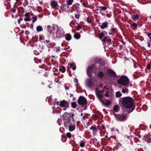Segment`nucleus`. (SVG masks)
I'll list each match as a JSON object with an SVG mask.
<instances>
[{
  "label": "nucleus",
  "instance_id": "5",
  "mask_svg": "<svg viewBox=\"0 0 151 151\" xmlns=\"http://www.w3.org/2000/svg\"><path fill=\"white\" fill-rule=\"evenodd\" d=\"M60 106L62 108L63 110L65 111L69 107L68 102L63 100L60 102Z\"/></svg>",
  "mask_w": 151,
  "mask_h": 151
},
{
  "label": "nucleus",
  "instance_id": "34",
  "mask_svg": "<svg viewBox=\"0 0 151 151\" xmlns=\"http://www.w3.org/2000/svg\"><path fill=\"white\" fill-rule=\"evenodd\" d=\"M99 8L101 9H100V12L102 11H106L107 9V8L106 7L104 6H100L99 7Z\"/></svg>",
  "mask_w": 151,
  "mask_h": 151
},
{
  "label": "nucleus",
  "instance_id": "53",
  "mask_svg": "<svg viewBox=\"0 0 151 151\" xmlns=\"http://www.w3.org/2000/svg\"><path fill=\"white\" fill-rule=\"evenodd\" d=\"M23 20L22 19L20 18L18 21V23L19 24H20V22L22 21Z\"/></svg>",
  "mask_w": 151,
  "mask_h": 151
},
{
  "label": "nucleus",
  "instance_id": "24",
  "mask_svg": "<svg viewBox=\"0 0 151 151\" xmlns=\"http://www.w3.org/2000/svg\"><path fill=\"white\" fill-rule=\"evenodd\" d=\"M119 107L118 105H116L114 107L113 110L115 112H117L119 111Z\"/></svg>",
  "mask_w": 151,
  "mask_h": 151
},
{
  "label": "nucleus",
  "instance_id": "51",
  "mask_svg": "<svg viewBox=\"0 0 151 151\" xmlns=\"http://www.w3.org/2000/svg\"><path fill=\"white\" fill-rule=\"evenodd\" d=\"M147 68L148 70H150L151 68V65L148 64L147 66Z\"/></svg>",
  "mask_w": 151,
  "mask_h": 151
},
{
  "label": "nucleus",
  "instance_id": "58",
  "mask_svg": "<svg viewBox=\"0 0 151 151\" xmlns=\"http://www.w3.org/2000/svg\"><path fill=\"white\" fill-rule=\"evenodd\" d=\"M25 34L26 35H28L29 34V31L28 30L25 31Z\"/></svg>",
  "mask_w": 151,
  "mask_h": 151
},
{
  "label": "nucleus",
  "instance_id": "61",
  "mask_svg": "<svg viewBox=\"0 0 151 151\" xmlns=\"http://www.w3.org/2000/svg\"><path fill=\"white\" fill-rule=\"evenodd\" d=\"M122 92L123 93H125L126 92V91L125 89H123L122 90Z\"/></svg>",
  "mask_w": 151,
  "mask_h": 151
},
{
  "label": "nucleus",
  "instance_id": "37",
  "mask_svg": "<svg viewBox=\"0 0 151 151\" xmlns=\"http://www.w3.org/2000/svg\"><path fill=\"white\" fill-rule=\"evenodd\" d=\"M116 97H120L122 95V93H120L119 91H118L116 93Z\"/></svg>",
  "mask_w": 151,
  "mask_h": 151
},
{
  "label": "nucleus",
  "instance_id": "57",
  "mask_svg": "<svg viewBox=\"0 0 151 151\" xmlns=\"http://www.w3.org/2000/svg\"><path fill=\"white\" fill-rule=\"evenodd\" d=\"M147 35L151 40V33H148Z\"/></svg>",
  "mask_w": 151,
  "mask_h": 151
},
{
  "label": "nucleus",
  "instance_id": "17",
  "mask_svg": "<svg viewBox=\"0 0 151 151\" xmlns=\"http://www.w3.org/2000/svg\"><path fill=\"white\" fill-rule=\"evenodd\" d=\"M24 16L25 17L24 19L25 21H29L31 20V19H30V16L29 12L26 13L25 14Z\"/></svg>",
  "mask_w": 151,
  "mask_h": 151
},
{
  "label": "nucleus",
  "instance_id": "8",
  "mask_svg": "<svg viewBox=\"0 0 151 151\" xmlns=\"http://www.w3.org/2000/svg\"><path fill=\"white\" fill-rule=\"evenodd\" d=\"M60 8L63 11L66 12L69 11L70 10L69 6L65 3H62Z\"/></svg>",
  "mask_w": 151,
  "mask_h": 151
},
{
  "label": "nucleus",
  "instance_id": "27",
  "mask_svg": "<svg viewBox=\"0 0 151 151\" xmlns=\"http://www.w3.org/2000/svg\"><path fill=\"white\" fill-rule=\"evenodd\" d=\"M59 70L60 71L62 72L63 73H64L66 70L65 67L63 66H62L61 67H60Z\"/></svg>",
  "mask_w": 151,
  "mask_h": 151
},
{
  "label": "nucleus",
  "instance_id": "6",
  "mask_svg": "<svg viewBox=\"0 0 151 151\" xmlns=\"http://www.w3.org/2000/svg\"><path fill=\"white\" fill-rule=\"evenodd\" d=\"M75 123L74 118H72V119H70L64 122V123L65 127L67 128L69 126L74 124Z\"/></svg>",
  "mask_w": 151,
  "mask_h": 151
},
{
  "label": "nucleus",
  "instance_id": "22",
  "mask_svg": "<svg viewBox=\"0 0 151 151\" xmlns=\"http://www.w3.org/2000/svg\"><path fill=\"white\" fill-rule=\"evenodd\" d=\"M139 14H133L132 15V18L133 20H136L139 19Z\"/></svg>",
  "mask_w": 151,
  "mask_h": 151
},
{
  "label": "nucleus",
  "instance_id": "25",
  "mask_svg": "<svg viewBox=\"0 0 151 151\" xmlns=\"http://www.w3.org/2000/svg\"><path fill=\"white\" fill-rule=\"evenodd\" d=\"M81 36L80 34L78 33H75L74 35V37L77 39H79Z\"/></svg>",
  "mask_w": 151,
  "mask_h": 151
},
{
  "label": "nucleus",
  "instance_id": "15",
  "mask_svg": "<svg viewBox=\"0 0 151 151\" xmlns=\"http://www.w3.org/2000/svg\"><path fill=\"white\" fill-rule=\"evenodd\" d=\"M92 80L91 78L87 79L86 81V85L88 86L89 88H90L92 83Z\"/></svg>",
  "mask_w": 151,
  "mask_h": 151
},
{
  "label": "nucleus",
  "instance_id": "44",
  "mask_svg": "<svg viewBox=\"0 0 151 151\" xmlns=\"http://www.w3.org/2000/svg\"><path fill=\"white\" fill-rule=\"evenodd\" d=\"M4 5H5V6H7V5H9L10 4V2H7V3H6V1H4Z\"/></svg>",
  "mask_w": 151,
  "mask_h": 151
},
{
  "label": "nucleus",
  "instance_id": "9",
  "mask_svg": "<svg viewBox=\"0 0 151 151\" xmlns=\"http://www.w3.org/2000/svg\"><path fill=\"white\" fill-rule=\"evenodd\" d=\"M102 41L105 42L109 46L111 45L112 44L111 39L109 36L104 37Z\"/></svg>",
  "mask_w": 151,
  "mask_h": 151
},
{
  "label": "nucleus",
  "instance_id": "52",
  "mask_svg": "<svg viewBox=\"0 0 151 151\" xmlns=\"http://www.w3.org/2000/svg\"><path fill=\"white\" fill-rule=\"evenodd\" d=\"M28 4V2L26 1L24 3V6H26Z\"/></svg>",
  "mask_w": 151,
  "mask_h": 151
},
{
  "label": "nucleus",
  "instance_id": "28",
  "mask_svg": "<svg viewBox=\"0 0 151 151\" xmlns=\"http://www.w3.org/2000/svg\"><path fill=\"white\" fill-rule=\"evenodd\" d=\"M137 25L135 23H133L131 25V27L133 29H135L137 27Z\"/></svg>",
  "mask_w": 151,
  "mask_h": 151
},
{
  "label": "nucleus",
  "instance_id": "40",
  "mask_svg": "<svg viewBox=\"0 0 151 151\" xmlns=\"http://www.w3.org/2000/svg\"><path fill=\"white\" fill-rule=\"evenodd\" d=\"M33 20L32 21V22L33 23L35 22L37 20V17L36 16H34L32 18Z\"/></svg>",
  "mask_w": 151,
  "mask_h": 151
},
{
  "label": "nucleus",
  "instance_id": "4",
  "mask_svg": "<svg viewBox=\"0 0 151 151\" xmlns=\"http://www.w3.org/2000/svg\"><path fill=\"white\" fill-rule=\"evenodd\" d=\"M114 114L118 121H123L125 120L126 119L127 115L126 114H117L114 113Z\"/></svg>",
  "mask_w": 151,
  "mask_h": 151
},
{
  "label": "nucleus",
  "instance_id": "18",
  "mask_svg": "<svg viewBox=\"0 0 151 151\" xmlns=\"http://www.w3.org/2000/svg\"><path fill=\"white\" fill-rule=\"evenodd\" d=\"M104 33H105L106 35H107V33L106 32V31H104V32H101V33L98 34V37L99 39H102L103 37H105V34Z\"/></svg>",
  "mask_w": 151,
  "mask_h": 151
},
{
  "label": "nucleus",
  "instance_id": "41",
  "mask_svg": "<svg viewBox=\"0 0 151 151\" xmlns=\"http://www.w3.org/2000/svg\"><path fill=\"white\" fill-rule=\"evenodd\" d=\"M56 69V71L53 74L55 76H57L60 73V72L58 71V70L56 69Z\"/></svg>",
  "mask_w": 151,
  "mask_h": 151
},
{
  "label": "nucleus",
  "instance_id": "23",
  "mask_svg": "<svg viewBox=\"0 0 151 151\" xmlns=\"http://www.w3.org/2000/svg\"><path fill=\"white\" fill-rule=\"evenodd\" d=\"M69 130L70 132H72L75 129L76 126L75 125H71L70 126H69Z\"/></svg>",
  "mask_w": 151,
  "mask_h": 151
},
{
  "label": "nucleus",
  "instance_id": "59",
  "mask_svg": "<svg viewBox=\"0 0 151 151\" xmlns=\"http://www.w3.org/2000/svg\"><path fill=\"white\" fill-rule=\"evenodd\" d=\"M104 92V90H99V92L101 94H102Z\"/></svg>",
  "mask_w": 151,
  "mask_h": 151
},
{
  "label": "nucleus",
  "instance_id": "20",
  "mask_svg": "<svg viewBox=\"0 0 151 151\" xmlns=\"http://www.w3.org/2000/svg\"><path fill=\"white\" fill-rule=\"evenodd\" d=\"M65 39L67 41H70L71 39L72 36L70 34H66L65 35Z\"/></svg>",
  "mask_w": 151,
  "mask_h": 151
},
{
  "label": "nucleus",
  "instance_id": "14",
  "mask_svg": "<svg viewBox=\"0 0 151 151\" xmlns=\"http://www.w3.org/2000/svg\"><path fill=\"white\" fill-rule=\"evenodd\" d=\"M95 92L96 93V95L98 98L100 99H101L103 97V94H101L99 92V90L97 88H95Z\"/></svg>",
  "mask_w": 151,
  "mask_h": 151
},
{
  "label": "nucleus",
  "instance_id": "63",
  "mask_svg": "<svg viewBox=\"0 0 151 151\" xmlns=\"http://www.w3.org/2000/svg\"><path fill=\"white\" fill-rule=\"evenodd\" d=\"M82 118L83 120H85L86 119V116H83Z\"/></svg>",
  "mask_w": 151,
  "mask_h": 151
},
{
  "label": "nucleus",
  "instance_id": "45",
  "mask_svg": "<svg viewBox=\"0 0 151 151\" xmlns=\"http://www.w3.org/2000/svg\"><path fill=\"white\" fill-rule=\"evenodd\" d=\"M10 10L13 13H15L16 11V10L14 8H12Z\"/></svg>",
  "mask_w": 151,
  "mask_h": 151
},
{
  "label": "nucleus",
  "instance_id": "42",
  "mask_svg": "<svg viewBox=\"0 0 151 151\" xmlns=\"http://www.w3.org/2000/svg\"><path fill=\"white\" fill-rule=\"evenodd\" d=\"M66 136L68 138H70L71 137V134L70 132H68L66 134Z\"/></svg>",
  "mask_w": 151,
  "mask_h": 151
},
{
  "label": "nucleus",
  "instance_id": "43",
  "mask_svg": "<svg viewBox=\"0 0 151 151\" xmlns=\"http://www.w3.org/2000/svg\"><path fill=\"white\" fill-rule=\"evenodd\" d=\"M55 81L58 83H61V82L60 81V80L58 78H55Z\"/></svg>",
  "mask_w": 151,
  "mask_h": 151
},
{
  "label": "nucleus",
  "instance_id": "49",
  "mask_svg": "<svg viewBox=\"0 0 151 151\" xmlns=\"http://www.w3.org/2000/svg\"><path fill=\"white\" fill-rule=\"evenodd\" d=\"M44 40V39H43V37H42L41 36H40V37L39 41L41 42H43V40Z\"/></svg>",
  "mask_w": 151,
  "mask_h": 151
},
{
  "label": "nucleus",
  "instance_id": "30",
  "mask_svg": "<svg viewBox=\"0 0 151 151\" xmlns=\"http://www.w3.org/2000/svg\"><path fill=\"white\" fill-rule=\"evenodd\" d=\"M73 0H67L66 2L67 5L69 6L71 5L72 3L73 2Z\"/></svg>",
  "mask_w": 151,
  "mask_h": 151
},
{
  "label": "nucleus",
  "instance_id": "11",
  "mask_svg": "<svg viewBox=\"0 0 151 151\" xmlns=\"http://www.w3.org/2000/svg\"><path fill=\"white\" fill-rule=\"evenodd\" d=\"M107 73L110 76L116 77V73L111 69H109L106 70Z\"/></svg>",
  "mask_w": 151,
  "mask_h": 151
},
{
  "label": "nucleus",
  "instance_id": "54",
  "mask_svg": "<svg viewBox=\"0 0 151 151\" xmlns=\"http://www.w3.org/2000/svg\"><path fill=\"white\" fill-rule=\"evenodd\" d=\"M74 81L76 83H78V80L76 78H74Z\"/></svg>",
  "mask_w": 151,
  "mask_h": 151
},
{
  "label": "nucleus",
  "instance_id": "46",
  "mask_svg": "<svg viewBox=\"0 0 151 151\" xmlns=\"http://www.w3.org/2000/svg\"><path fill=\"white\" fill-rule=\"evenodd\" d=\"M50 42L51 41L49 40H44L43 42H44L45 44H46V43H48Z\"/></svg>",
  "mask_w": 151,
  "mask_h": 151
},
{
  "label": "nucleus",
  "instance_id": "39",
  "mask_svg": "<svg viewBox=\"0 0 151 151\" xmlns=\"http://www.w3.org/2000/svg\"><path fill=\"white\" fill-rule=\"evenodd\" d=\"M71 106L73 108H76L77 106L76 103L75 102H72L71 103Z\"/></svg>",
  "mask_w": 151,
  "mask_h": 151
},
{
  "label": "nucleus",
  "instance_id": "60",
  "mask_svg": "<svg viewBox=\"0 0 151 151\" xmlns=\"http://www.w3.org/2000/svg\"><path fill=\"white\" fill-rule=\"evenodd\" d=\"M105 96L106 97H108L109 96V94L108 92L107 91L106 93L105 94Z\"/></svg>",
  "mask_w": 151,
  "mask_h": 151
},
{
  "label": "nucleus",
  "instance_id": "48",
  "mask_svg": "<svg viewBox=\"0 0 151 151\" xmlns=\"http://www.w3.org/2000/svg\"><path fill=\"white\" fill-rule=\"evenodd\" d=\"M60 103L59 101H55L54 102H53V104L54 105H60Z\"/></svg>",
  "mask_w": 151,
  "mask_h": 151
},
{
  "label": "nucleus",
  "instance_id": "64",
  "mask_svg": "<svg viewBox=\"0 0 151 151\" xmlns=\"http://www.w3.org/2000/svg\"><path fill=\"white\" fill-rule=\"evenodd\" d=\"M148 46L149 47H150V45H151V44H150L149 43V42H148Z\"/></svg>",
  "mask_w": 151,
  "mask_h": 151
},
{
  "label": "nucleus",
  "instance_id": "50",
  "mask_svg": "<svg viewBox=\"0 0 151 151\" xmlns=\"http://www.w3.org/2000/svg\"><path fill=\"white\" fill-rule=\"evenodd\" d=\"M49 72H46L44 74V76L46 77H47L48 76Z\"/></svg>",
  "mask_w": 151,
  "mask_h": 151
},
{
  "label": "nucleus",
  "instance_id": "31",
  "mask_svg": "<svg viewBox=\"0 0 151 151\" xmlns=\"http://www.w3.org/2000/svg\"><path fill=\"white\" fill-rule=\"evenodd\" d=\"M98 76H99L100 78H102L103 76H104V74L103 72L100 71H99V73L98 74Z\"/></svg>",
  "mask_w": 151,
  "mask_h": 151
},
{
  "label": "nucleus",
  "instance_id": "19",
  "mask_svg": "<svg viewBox=\"0 0 151 151\" xmlns=\"http://www.w3.org/2000/svg\"><path fill=\"white\" fill-rule=\"evenodd\" d=\"M108 23L106 22H104L101 25H99L102 29H104L108 27Z\"/></svg>",
  "mask_w": 151,
  "mask_h": 151
},
{
  "label": "nucleus",
  "instance_id": "55",
  "mask_svg": "<svg viewBox=\"0 0 151 151\" xmlns=\"http://www.w3.org/2000/svg\"><path fill=\"white\" fill-rule=\"evenodd\" d=\"M74 6L75 7L76 9H79V6H77L76 4H75L74 5Z\"/></svg>",
  "mask_w": 151,
  "mask_h": 151
},
{
  "label": "nucleus",
  "instance_id": "36",
  "mask_svg": "<svg viewBox=\"0 0 151 151\" xmlns=\"http://www.w3.org/2000/svg\"><path fill=\"white\" fill-rule=\"evenodd\" d=\"M85 142L83 141H81V142L79 145L81 147H84L85 145Z\"/></svg>",
  "mask_w": 151,
  "mask_h": 151
},
{
  "label": "nucleus",
  "instance_id": "2",
  "mask_svg": "<svg viewBox=\"0 0 151 151\" xmlns=\"http://www.w3.org/2000/svg\"><path fill=\"white\" fill-rule=\"evenodd\" d=\"M119 85H122L124 86L128 87V84L129 81L128 78L125 75H122L121 76L119 79L117 81Z\"/></svg>",
  "mask_w": 151,
  "mask_h": 151
},
{
  "label": "nucleus",
  "instance_id": "47",
  "mask_svg": "<svg viewBox=\"0 0 151 151\" xmlns=\"http://www.w3.org/2000/svg\"><path fill=\"white\" fill-rule=\"evenodd\" d=\"M75 17L76 18L78 19L80 17V15L79 14H76L75 15Z\"/></svg>",
  "mask_w": 151,
  "mask_h": 151
},
{
  "label": "nucleus",
  "instance_id": "33",
  "mask_svg": "<svg viewBox=\"0 0 151 151\" xmlns=\"http://www.w3.org/2000/svg\"><path fill=\"white\" fill-rule=\"evenodd\" d=\"M55 45V43H50L49 44L47 45V46L48 48H52Z\"/></svg>",
  "mask_w": 151,
  "mask_h": 151
},
{
  "label": "nucleus",
  "instance_id": "13",
  "mask_svg": "<svg viewBox=\"0 0 151 151\" xmlns=\"http://www.w3.org/2000/svg\"><path fill=\"white\" fill-rule=\"evenodd\" d=\"M68 114L67 112H65L64 114L62 115V118L65 122L70 119L71 118L70 117H68Z\"/></svg>",
  "mask_w": 151,
  "mask_h": 151
},
{
  "label": "nucleus",
  "instance_id": "56",
  "mask_svg": "<svg viewBox=\"0 0 151 151\" xmlns=\"http://www.w3.org/2000/svg\"><path fill=\"white\" fill-rule=\"evenodd\" d=\"M77 29H80L81 27V25H80L79 24H78V25H77Z\"/></svg>",
  "mask_w": 151,
  "mask_h": 151
},
{
  "label": "nucleus",
  "instance_id": "16",
  "mask_svg": "<svg viewBox=\"0 0 151 151\" xmlns=\"http://www.w3.org/2000/svg\"><path fill=\"white\" fill-rule=\"evenodd\" d=\"M116 32L117 31L116 28H112L109 29V34L110 35H114Z\"/></svg>",
  "mask_w": 151,
  "mask_h": 151
},
{
  "label": "nucleus",
  "instance_id": "7",
  "mask_svg": "<svg viewBox=\"0 0 151 151\" xmlns=\"http://www.w3.org/2000/svg\"><path fill=\"white\" fill-rule=\"evenodd\" d=\"M63 35V33L60 29H58L56 31V33H52V36L54 38H60Z\"/></svg>",
  "mask_w": 151,
  "mask_h": 151
},
{
  "label": "nucleus",
  "instance_id": "1",
  "mask_svg": "<svg viewBox=\"0 0 151 151\" xmlns=\"http://www.w3.org/2000/svg\"><path fill=\"white\" fill-rule=\"evenodd\" d=\"M122 103L123 106L125 108L131 109L128 110L127 111L128 113L132 112L135 108L134 101L131 97L127 96L122 98Z\"/></svg>",
  "mask_w": 151,
  "mask_h": 151
},
{
  "label": "nucleus",
  "instance_id": "10",
  "mask_svg": "<svg viewBox=\"0 0 151 151\" xmlns=\"http://www.w3.org/2000/svg\"><path fill=\"white\" fill-rule=\"evenodd\" d=\"M50 3V5L52 8L56 10L58 9L59 6L58 2L55 0H53L51 1Z\"/></svg>",
  "mask_w": 151,
  "mask_h": 151
},
{
  "label": "nucleus",
  "instance_id": "38",
  "mask_svg": "<svg viewBox=\"0 0 151 151\" xmlns=\"http://www.w3.org/2000/svg\"><path fill=\"white\" fill-rule=\"evenodd\" d=\"M97 127L98 129H99L100 130H102L105 129V126L104 125H102V127L101 128V127L100 126H98Z\"/></svg>",
  "mask_w": 151,
  "mask_h": 151
},
{
  "label": "nucleus",
  "instance_id": "26",
  "mask_svg": "<svg viewBox=\"0 0 151 151\" xmlns=\"http://www.w3.org/2000/svg\"><path fill=\"white\" fill-rule=\"evenodd\" d=\"M89 129L90 130H92L93 131H95L97 130V129L96 127V126L94 124L90 127Z\"/></svg>",
  "mask_w": 151,
  "mask_h": 151
},
{
  "label": "nucleus",
  "instance_id": "29",
  "mask_svg": "<svg viewBox=\"0 0 151 151\" xmlns=\"http://www.w3.org/2000/svg\"><path fill=\"white\" fill-rule=\"evenodd\" d=\"M70 67L73 70H75L76 68V67L75 65L74 64H70Z\"/></svg>",
  "mask_w": 151,
  "mask_h": 151
},
{
  "label": "nucleus",
  "instance_id": "12",
  "mask_svg": "<svg viewBox=\"0 0 151 151\" xmlns=\"http://www.w3.org/2000/svg\"><path fill=\"white\" fill-rule=\"evenodd\" d=\"M145 141H146L147 143H151V135L148 134L144 136Z\"/></svg>",
  "mask_w": 151,
  "mask_h": 151
},
{
  "label": "nucleus",
  "instance_id": "32",
  "mask_svg": "<svg viewBox=\"0 0 151 151\" xmlns=\"http://www.w3.org/2000/svg\"><path fill=\"white\" fill-rule=\"evenodd\" d=\"M61 139L63 142H65L67 140V138L66 136L63 135L61 137Z\"/></svg>",
  "mask_w": 151,
  "mask_h": 151
},
{
  "label": "nucleus",
  "instance_id": "62",
  "mask_svg": "<svg viewBox=\"0 0 151 151\" xmlns=\"http://www.w3.org/2000/svg\"><path fill=\"white\" fill-rule=\"evenodd\" d=\"M33 27V25L32 24L30 25V28L31 29H32Z\"/></svg>",
  "mask_w": 151,
  "mask_h": 151
},
{
  "label": "nucleus",
  "instance_id": "21",
  "mask_svg": "<svg viewBox=\"0 0 151 151\" xmlns=\"http://www.w3.org/2000/svg\"><path fill=\"white\" fill-rule=\"evenodd\" d=\"M95 68V66L94 65H92V66H88L87 68V72L88 73L89 72L90 73V72L93 70V69H94Z\"/></svg>",
  "mask_w": 151,
  "mask_h": 151
},
{
  "label": "nucleus",
  "instance_id": "3",
  "mask_svg": "<svg viewBox=\"0 0 151 151\" xmlns=\"http://www.w3.org/2000/svg\"><path fill=\"white\" fill-rule=\"evenodd\" d=\"M78 102L82 107L84 108L83 109V110L86 109L88 102L86 99L84 97L82 96H80L78 99Z\"/></svg>",
  "mask_w": 151,
  "mask_h": 151
},
{
  "label": "nucleus",
  "instance_id": "35",
  "mask_svg": "<svg viewBox=\"0 0 151 151\" xmlns=\"http://www.w3.org/2000/svg\"><path fill=\"white\" fill-rule=\"evenodd\" d=\"M36 29L37 32H40L42 30L43 28L41 26H38L37 27Z\"/></svg>",
  "mask_w": 151,
  "mask_h": 151
}]
</instances>
